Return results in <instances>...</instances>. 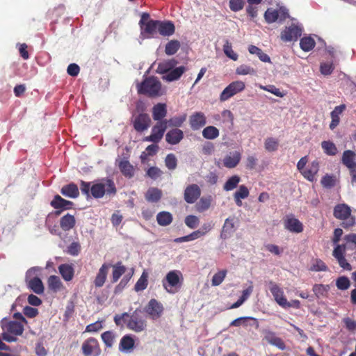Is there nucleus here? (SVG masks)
Returning a JSON list of instances; mask_svg holds the SVG:
<instances>
[{
    "mask_svg": "<svg viewBox=\"0 0 356 356\" xmlns=\"http://www.w3.org/2000/svg\"><path fill=\"white\" fill-rule=\"evenodd\" d=\"M138 92L149 97H160L165 94V90L162 88L160 81L155 76L145 78L137 86Z\"/></svg>",
    "mask_w": 356,
    "mask_h": 356,
    "instance_id": "7ed1b4c3",
    "label": "nucleus"
},
{
    "mask_svg": "<svg viewBox=\"0 0 356 356\" xmlns=\"http://www.w3.org/2000/svg\"><path fill=\"white\" fill-rule=\"evenodd\" d=\"M111 266V264L108 263H104L102 265L94 280V284L95 287L100 288L104 286Z\"/></svg>",
    "mask_w": 356,
    "mask_h": 356,
    "instance_id": "f3484780",
    "label": "nucleus"
},
{
    "mask_svg": "<svg viewBox=\"0 0 356 356\" xmlns=\"http://www.w3.org/2000/svg\"><path fill=\"white\" fill-rule=\"evenodd\" d=\"M81 350L84 356H99L102 353L99 343L94 337L87 339L83 343Z\"/></svg>",
    "mask_w": 356,
    "mask_h": 356,
    "instance_id": "9d476101",
    "label": "nucleus"
},
{
    "mask_svg": "<svg viewBox=\"0 0 356 356\" xmlns=\"http://www.w3.org/2000/svg\"><path fill=\"white\" fill-rule=\"evenodd\" d=\"M101 338L106 348H112L115 341L116 334L113 331H106L102 333Z\"/></svg>",
    "mask_w": 356,
    "mask_h": 356,
    "instance_id": "37998d69",
    "label": "nucleus"
},
{
    "mask_svg": "<svg viewBox=\"0 0 356 356\" xmlns=\"http://www.w3.org/2000/svg\"><path fill=\"white\" fill-rule=\"evenodd\" d=\"M248 51L251 54H257L261 61L266 63L270 62V57L259 47L254 45H250L248 47Z\"/></svg>",
    "mask_w": 356,
    "mask_h": 356,
    "instance_id": "49530a36",
    "label": "nucleus"
},
{
    "mask_svg": "<svg viewBox=\"0 0 356 356\" xmlns=\"http://www.w3.org/2000/svg\"><path fill=\"white\" fill-rule=\"evenodd\" d=\"M235 231V222L234 218H227L224 222L222 226L220 236L222 238H227Z\"/></svg>",
    "mask_w": 356,
    "mask_h": 356,
    "instance_id": "cd10ccee",
    "label": "nucleus"
},
{
    "mask_svg": "<svg viewBox=\"0 0 356 356\" xmlns=\"http://www.w3.org/2000/svg\"><path fill=\"white\" fill-rule=\"evenodd\" d=\"M113 320L117 326L122 327L124 322L128 329L136 332H141L147 327L146 319L140 309H136L131 315L127 312L116 314Z\"/></svg>",
    "mask_w": 356,
    "mask_h": 356,
    "instance_id": "f03ea898",
    "label": "nucleus"
},
{
    "mask_svg": "<svg viewBox=\"0 0 356 356\" xmlns=\"http://www.w3.org/2000/svg\"><path fill=\"white\" fill-rule=\"evenodd\" d=\"M103 328L102 321H97L93 323L88 325L86 327V332H97Z\"/></svg>",
    "mask_w": 356,
    "mask_h": 356,
    "instance_id": "69168bd1",
    "label": "nucleus"
},
{
    "mask_svg": "<svg viewBox=\"0 0 356 356\" xmlns=\"http://www.w3.org/2000/svg\"><path fill=\"white\" fill-rule=\"evenodd\" d=\"M207 124V118L202 112H195L189 118V124L193 131L199 130Z\"/></svg>",
    "mask_w": 356,
    "mask_h": 356,
    "instance_id": "dca6fc26",
    "label": "nucleus"
},
{
    "mask_svg": "<svg viewBox=\"0 0 356 356\" xmlns=\"http://www.w3.org/2000/svg\"><path fill=\"white\" fill-rule=\"evenodd\" d=\"M201 195V189L196 184L188 185L184 190V198L188 204L195 203Z\"/></svg>",
    "mask_w": 356,
    "mask_h": 356,
    "instance_id": "ddd939ff",
    "label": "nucleus"
},
{
    "mask_svg": "<svg viewBox=\"0 0 356 356\" xmlns=\"http://www.w3.org/2000/svg\"><path fill=\"white\" fill-rule=\"evenodd\" d=\"M167 115L165 104L158 103L152 108V118L155 121L163 120Z\"/></svg>",
    "mask_w": 356,
    "mask_h": 356,
    "instance_id": "c85d7f7f",
    "label": "nucleus"
},
{
    "mask_svg": "<svg viewBox=\"0 0 356 356\" xmlns=\"http://www.w3.org/2000/svg\"><path fill=\"white\" fill-rule=\"evenodd\" d=\"M223 51L225 54L231 58L232 60L236 61L237 60L238 56L236 53L232 49V47L231 43L229 42L228 40H226L225 43L223 45Z\"/></svg>",
    "mask_w": 356,
    "mask_h": 356,
    "instance_id": "864d4df0",
    "label": "nucleus"
},
{
    "mask_svg": "<svg viewBox=\"0 0 356 356\" xmlns=\"http://www.w3.org/2000/svg\"><path fill=\"white\" fill-rule=\"evenodd\" d=\"M300 46L303 51H309L314 47L315 41L311 37H305L300 40Z\"/></svg>",
    "mask_w": 356,
    "mask_h": 356,
    "instance_id": "8fccbe9b",
    "label": "nucleus"
},
{
    "mask_svg": "<svg viewBox=\"0 0 356 356\" xmlns=\"http://www.w3.org/2000/svg\"><path fill=\"white\" fill-rule=\"evenodd\" d=\"M47 285L49 289L54 293L60 291L63 287L60 277L57 275L49 276L47 280Z\"/></svg>",
    "mask_w": 356,
    "mask_h": 356,
    "instance_id": "4c0bfd02",
    "label": "nucleus"
},
{
    "mask_svg": "<svg viewBox=\"0 0 356 356\" xmlns=\"http://www.w3.org/2000/svg\"><path fill=\"white\" fill-rule=\"evenodd\" d=\"M236 74L238 75H253L256 74V70L250 66L246 65H241L236 68Z\"/></svg>",
    "mask_w": 356,
    "mask_h": 356,
    "instance_id": "6e6d98bb",
    "label": "nucleus"
},
{
    "mask_svg": "<svg viewBox=\"0 0 356 356\" xmlns=\"http://www.w3.org/2000/svg\"><path fill=\"white\" fill-rule=\"evenodd\" d=\"M212 200L213 198L211 195L201 197L195 204L196 210L200 213L208 210L211 207Z\"/></svg>",
    "mask_w": 356,
    "mask_h": 356,
    "instance_id": "a19ab883",
    "label": "nucleus"
},
{
    "mask_svg": "<svg viewBox=\"0 0 356 356\" xmlns=\"http://www.w3.org/2000/svg\"><path fill=\"white\" fill-rule=\"evenodd\" d=\"M268 289L273 296L275 300L282 307H285L289 305L286 298L284 296L282 289L275 282L270 281L268 282Z\"/></svg>",
    "mask_w": 356,
    "mask_h": 356,
    "instance_id": "2eb2a0df",
    "label": "nucleus"
},
{
    "mask_svg": "<svg viewBox=\"0 0 356 356\" xmlns=\"http://www.w3.org/2000/svg\"><path fill=\"white\" fill-rule=\"evenodd\" d=\"M227 275V270H222L218 271L212 277L211 284L213 286H218L220 285L225 278Z\"/></svg>",
    "mask_w": 356,
    "mask_h": 356,
    "instance_id": "4d7b16f0",
    "label": "nucleus"
},
{
    "mask_svg": "<svg viewBox=\"0 0 356 356\" xmlns=\"http://www.w3.org/2000/svg\"><path fill=\"white\" fill-rule=\"evenodd\" d=\"M241 178L238 175H234L229 177L223 186V189L226 191L234 190L236 188L238 184L240 182Z\"/></svg>",
    "mask_w": 356,
    "mask_h": 356,
    "instance_id": "09e8293b",
    "label": "nucleus"
},
{
    "mask_svg": "<svg viewBox=\"0 0 356 356\" xmlns=\"http://www.w3.org/2000/svg\"><path fill=\"white\" fill-rule=\"evenodd\" d=\"M175 27L171 21H159L158 32L163 36H170L174 34Z\"/></svg>",
    "mask_w": 356,
    "mask_h": 356,
    "instance_id": "5701e85b",
    "label": "nucleus"
},
{
    "mask_svg": "<svg viewBox=\"0 0 356 356\" xmlns=\"http://www.w3.org/2000/svg\"><path fill=\"white\" fill-rule=\"evenodd\" d=\"M36 267L29 268L25 275V282L29 289L36 294H42L44 291L43 283L38 277H31L32 275L36 271Z\"/></svg>",
    "mask_w": 356,
    "mask_h": 356,
    "instance_id": "0eeeda50",
    "label": "nucleus"
},
{
    "mask_svg": "<svg viewBox=\"0 0 356 356\" xmlns=\"http://www.w3.org/2000/svg\"><path fill=\"white\" fill-rule=\"evenodd\" d=\"M163 172L158 167H150L146 172V175L155 180L160 177Z\"/></svg>",
    "mask_w": 356,
    "mask_h": 356,
    "instance_id": "e2e57ef3",
    "label": "nucleus"
},
{
    "mask_svg": "<svg viewBox=\"0 0 356 356\" xmlns=\"http://www.w3.org/2000/svg\"><path fill=\"white\" fill-rule=\"evenodd\" d=\"M81 250V244L79 242H72L67 246L66 252L72 256H77Z\"/></svg>",
    "mask_w": 356,
    "mask_h": 356,
    "instance_id": "13d9d810",
    "label": "nucleus"
},
{
    "mask_svg": "<svg viewBox=\"0 0 356 356\" xmlns=\"http://www.w3.org/2000/svg\"><path fill=\"white\" fill-rule=\"evenodd\" d=\"M350 208L345 204H340L334 207V216L338 219L344 220L342 222L344 228L350 227L355 224V219L350 216Z\"/></svg>",
    "mask_w": 356,
    "mask_h": 356,
    "instance_id": "423d86ee",
    "label": "nucleus"
},
{
    "mask_svg": "<svg viewBox=\"0 0 356 356\" xmlns=\"http://www.w3.org/2000/svg\"><path fill=\"white\" fill-rule=\"evenodd\" d=\"M245 88V83L242 81H235L230 83L221 92L220 100L225 102L236 94L243 91Z\"/></svg>",
    "mask_w": 356,
    "mask_h": 356,
    "instance_id": "1a4fd4ad",
    "label": "nucleus"
},
{
    "mask_svg": "<svg viewBox=\"0 0 356 356\" xmlns=\"http://www.w3.org/2000/svg\"><path fill=\"white\" fill-rule=\"evenodd\" d=\"M50 204L55 209H69L73 205V202L63 199L59 195H56Z\"/></svg>",
    "mask_w": 356,
    "mask_h": 356,
    "instance_id": "393cba45",
    "label": "nucleus"
},
{
    "mask_svg": "<svg viewBox=\"0 0 356 356\" xmlns=\"http://www.w3.org/2000/svg\"><path fill=\"white\" fill-rule=\"evenodd\" d=\"M356 154L351 150H346L343 152L341 162L348 168L356 165Z\"/></svg>",
    "mask_w": 356,
    "mask_h": 356,
    "instance_id": "c9c22d12",
    "label": "nucleus"
},
{
    "mask_svg": "<svg viewBox=\"0 0 356 356\" xmlns=\"http://www.w3.org/2000/svg\"><path fill=\"white\" fill-rule=\"evenodd\" d=\"M149 17V13H143L139 21L140 33L145 38H154L158 32L159 20L150 19Z\"/></svg>",
    "mask_w": 356,
    "mask_h": 356,
    "instance_id": "20e7f679",
    "label": "nucleus"
},
{
    "mask_svg": "<svg viewBox=\"0 0 356 356\" xmlns=\"http://www.w3.org/2000/svg\"><path fill=\"white\" fill-rule=\"evenodd\" d=\"M145 312L152 319L156 320L161 316L163 307L156 299H151L145 307Z\"/></svg>",
    "mask_w": 356,
    "mask_h": 356,
    "instance_id": "4468645a",
    "label": "nucleus"
},
{
    "mask_svg": "<svg viewBox=\"0 0 356 356\" xmlns=\"http://www.w3.org/2000/svg\"><path fill=\"white\" fill-rule=\"evenodd\" d=\"M302 231V224L298 219L291 218V232L300 233Z\"/></svg>",
    "mask_w": 356,
    "mask_h": 356,
    "instance_id": "338daca9",
    "label": "nucleus"
},
{
    "mask_svg": "<svg viewBox=\"0 0 356 356\" xmlns=\"http://www.w3.org/2000/svg\"><path fill=\"white\" fill-rule=\"evenodd\" d=\"M302 32V25L294 18H291V40H297Z\"/></svg>",
    "mask_w": 356,
    "mask_h": 356,
    "instance_id": "ea45409f",
    "label": "nucleus"
},
{
    "mask_svg": "<svg viewBox=\"0 0 356 356\" xmlns=\"http://www.w3.org/2000/svg\"><path fill=\"white\" fill-rule=\"evenodd\" d=\"M76 225V219L73 215L67 213L60 219V228L66 232L72 229Z\"/></svg>",
    "mask_w": 356,
    "mask_h": 356,
    "instance_id": "7c9ffc66",
    "label": "nucleus"
},
{
    "mask_svg": "<svg viewBox=\"0 0 356 356\" xmlns=\"http://www.w3.org/2000/svg\"><path fill=\"white\" fill-rule=\"evenodd\" d=\"M184 222L188 227L195 229L198 226L200 220L196 216L188 215L185 218Z\"/></svg>",
    "mask_w": 356,
    "mask_h": 356,
    "instance_id": "bf43d9fd",
    "label": "nucleus"
},
{
    "mask_svg": "<svg viewBox=\"0 0 356 356\" xmlns=\"http://www.w3.org/2000/svg\"><path fill=\"white\" fill-rule=\"evenodd\" d=\"M135 348V341L131 334L123 336L119 343L118 349L122 353H131Z\"/></svg>",
    "mask_w": 356,
    "mask_h": 356,
    "instance_id": "a211bd4d",
    "label": "nucleus"
},
{
    "mask_svg": "<svg viewBox=\"0 0 356 356\" xmlns=\"http://www.w3.org/2000/svg\"><path fill=\"white\" fill-rule=\"evenodd\" d=\"M118 168L122 174L127 177L131 178L134 175V168L127 159H122L119 161Z\"/></svg>",
    "mask_w": 356,
    "mask_h": 356,
    "instance_id": "bb28decb",
    "label": "nucleus"
},
{
    "mask_svg": "<svg viewBox=\"0 0 356 356\" xmlns=\"http://www.w3.org/2000/svg\"><path fill=\"white\" fill-rule=\"evenodd\" d=\"M186 120V115L184 114L181 116H175L168 120V124L170 127L177 128L181 127L183 123Z\"/></svg>",
    "mask_w": 356,
    "mask_h": 356,
    "instance_id": "3c124183",
    "label": "nucleus"
},
{
    "mask_svg": "<svg viewBox=\"0 0 356 356\" xmlns=\"http://www.w3.org/2000/svg\"><path fill=\"white\" fill-rule=\"evenodd\" d=\"M241 159V154L239 152H230L223 159V165L227 168H234L239 163Z\"/></svg>",
    "mask_w": 356,
    "mask_h": 356,
    "instance_id": "412c9836",
    "label": "nucleus"
},
{
    "mask_svg": "<svg viewBox=\"0 0 356 356\" xmlns=\"http://www.w3.org/2000/svg\"><path fill=\"white\" fill-rule=\"evenodd\" d=\"M58 271L63 279L66 282L71 281L74 275V268L72 264H63L58 266Z\"/></svg>",
    "mask_w": 356,
    "mask_h": 356,
    "instance_id": "4be33fe9",
    "label": "nucleus"
},
{
    "mask_svg": "<svg viewBox=\"0 0 356 356\" xmlns=\"http://www.w3.org/2000/svg\"><path fill=\"white\" fill-rule=\"evenodd\" d=\"M177 64V61L174 58L165 60L159 63L156 72L158 74L165 75L168 73L172 68H174Z\"/></svg>",
    "mask_w": 356,
    "mask_h": 356,
    "instance_id": "2f4dec72",
    "label": "nucleus"
},
{
    "mask_svg": "<svg viewBox=\"0 0 356 356\" xmlns=\"http://www.w3.org/2000/svg\"><path fill=\"white\" fill-rule=\"evenodd\" d=\"M219 130L214 126H208L202 131L203 137L209 140L216 139L219 136Z\"/></svg>",
    "mask_w": 356,
    "mask_h": 356,
    "instance_id": "c03bdc74",
    "label": "nucleus"
},
{
    "mask_svg": "<svg viewBox=\"0 0 356 356\" xmlns=\"http://www.w3.org/2000/svg\"><path fill=\"white\" fill-rule=\"evenodd\" d=\"M60 193L63 195L70 198H76L79 195V188L74 183L63 186Z\"/></svg>",
    "mask_w": 356,
    "mask_h": 356,
    "instance_id": "c756f323",
    "label": "nucleus"
},
{
    "mask_svg": "<svg viewBox=\"0 0 356 356\" xmlns=\"http://www.w3.org/2000/svg\"><path fill=\"white\" fill-rule=\"evenodd\" d=\"M336 285L340 290L348 289L350 286V280L346 277H340L337 280Z\"/></svg>",
    "mask_w": 356,
    "mask_h": 356,
    "instance_id": "0e129e2a",
    "label": "nucleus"
},
{
    "mask_svg": "<svg viewBox=\"0 0 356 356\" xmlns=\"http://www.w3.org/2000/svg\"><path fill=\"white\" fill-rule=\"evenodd\" d=\"M80 189L86 197H92L95 199L103 197L105 195L114 196L117 193L115 182L112 179L105 177L95 181L92 185L90 182L80 181Z\"/></svg>",
    "mask_w": 356,
    "mask_h": 356,
    "instance_id": "f257e3e1",
    "label": "nucleus"
},
{
    "mask_svg": "<svg viewBox=\"0 0 356 356\" xmlns=\"http://www.w3.org/2000/svg\"><path fill=\"white\" fill-rule=\"evenodd\" d=\"M179 48L180 42L178 40H170L165 45V53L169 56L174 55Z\"/></svg>",
    "mask_w": 356,
    "mask_h": 356,
    "instance_id": "de8ad7c7",
    "label": "nucleus"
},
{
    "mask_svg": "<svg viewBox=\"0 0 356 356\" xmlns=\"http://www.w3.org/2000/svg\"><path fill=\"white\" fill-rule=\"evenodd\" d=\"M229 8L234 12H238L243 9L244 1L243 0H229Z\"/></svg>",
    "mask_w": 356,
    "mask_h": 356,
    "instance_id": "774afa93",
    "label": "nucleus"
},
{
    "mask_svg": "<svg viewBox=\"0 0 356 356\" xmlns=\"http://www.w3.org/2000/svg\"><path fill=\"white\" fill-rule=\"evenodd\" d=\"M289 17L288 10L282 7L279 9L269 8L265 12L264 17L268 23H273L278 20L282 22Z\"/></svg>",
    "mask_w": 356,
    "mask_h": 356,
    "instance_id": "9b49d317",
    "label": "nucleus"
},
{
    "mask_svg": "<svg viewBox=\"0 0 356 356\" xmlns=\"http://www.w3.org/2000/svg\"><path fill=\"white\" fill-rule=\"evenodd\" d=\"M329 286L327 285L316 284L313 287V291L315 295L319 298L325 296L328 291Z\"/></svg>",
    "mask_w": 356,
    "mask_h": 356,
    "instance_id": "680f3d73",
    "label": "nucleus"
},
{
    "mask_svg": "<svg viewBox=\"0 0 356 356\" xmlns=\"http://www.w3.org/2000/svg\"><path fill=\"white\" fill-rule=\"evenodd\" d=\"M241 325L248 326V325H255L257 328L259 327V323L257 319L253 317H239L234 321H232L230 323V326L239 327Z\"/></svg>",
    "mask_w": 356,
    "mask_h": 356,
    "instance_id": "a878e982",
    "label": "nucleus"
},
{
    "mask_svg": "<svg viewBox=\"0 0 356 356\" xmlns=\"http://www.w3.org/2000/svg\"><path fill=\"white\" fill-rule=\"evenodd\" d=\"M183 138V131L177 128L170 129L165 134V141L172 145L179 144Z\"/></svg>",
    "mask_w": 356,
    "mask_h": 356,
    "instance_id": "6ab92c4d",
    "label": "nucleus"
},
{
    "mask_svg": "<svg viewBox=\"0 0 356 356\" xmlns=\"http://www.w3.org/2000/svg\"><path fill=\"white\" fill-rule=\"evenodd\" d=\"M264 339L268 343L277 347L280 350H284L286 348L283 340L278 337L275 333L272 331H265Z\"/></svg>",
    "mask_w": 356,
    "mask_h": 356,
    "instance_id": "aec40b11",
    "label": "nucleus"
},
{
    "mask_svg": "<svg viewBox=\"0 0 356 356\" xmlns=\"http://www.w3.org/2000/svg\"><path fill=\"white\" fill-rule=\"evenodd\" d=\"M132 124L137 132L142 133L150 127V117L147 113H139L138 115L134 116Z\"/></svg>",
    "mask_w": 356,
    "mask_h": 356,
    "instance_id": "f8f14e48",
    "label": "nucleus"
},
{
    "mask_svg": "<svg viewBox=\"0 0 356 356\" xmlns=\"http://www.w3.org/2000/svg\"><path fill=\"white\" fill-rule=\"evenodd\" d=\"M165 165L170 170H175L177 166V159L175 154H168L165 159Z\"/></svg>",
    "mask_w": 356,
    "mask_h": 356,
    "instance_id": "603ef678",
    "label": "nucleus"
},
{
    "mask_svg": "<svg viewBox=\"0 0 356 356\" xmlns=\"http://www.w3.org/2000/svg\"><path fill=\"white\" fill-rule=\"evenodd\" d=\"M172 215L168 211H161L156 216V220L161 226H168L172 222Z\"/></svg>",
    "mask_w": 356,
    "mask_h": 356,
    "instance_id": "79ce46f5",
    "label": "nucleus"
},
{
    "mask_svg": "<svg viewBox=\"0 0 356 356\" xmlns=\"http://www.w3.org/2000/svg\"><path fill=\"white\" fill-rule=\"evenodd\" d=\"M113 268L112 275H111V282L115 283L118 281L120 277L125 273L127 268L122 265L121 261L117 262L114 265H111Z\"/></svg>",
    "mask_w": 356,
    "mask_h": 356,
    "instance_id": "72a5a7b5",
    "label": "nucleus"
},
{
    "mask_svg": "<svg viewBox=\"0 0 356 356\" xmlns=\"http://www.w3.org/2000/svg\"><path fill=\"white\" fill-rule=\"evenodd\" d=\"M318 163L317 161H314L302 171V174L304 177L312 181L315 179V176L318 171Z\"/></svg>",
    "mask_w": 356,
    "mask_h": 356,
    "instance_id": "473e14b6",
    "label": "nucleus"
},
{
    "mask_svg": "<svg viewBox=\"0 0 356 356\" xmlns=\"http://www.w3.org/2000/svg\"><path fill=\"white\" fill-rule=\"evenodd\" d=\"M186 68L184 66L172 68L168 73L163 75L162 79L168 82H172L178 80L186 72Z\"/></svg>",
    "mask_w": 356,
    "mask_h": 356,
    "instance_id": "b1692460",
    "label": "nucleus"
},
{
    "mask_svg": "<svg viewBox=\"0 0 356 356\" xmlns=\"http://www.w3.org/2000/svg\"><path fill=\"white\" fill-rule=\"evenodd\" d=\"M148 284V274L145 271L143 272L141 276L136 282L134 289L136 291H141L145 290Z\"/></svg>",
    "mask_w": 356,
    "mask_h": 356,
    "instance_id": "a18cd8bd",
    "label": "nucleus"
},
{
    "mask_svg": "<svg viewBox=\"0 0 356 356\" xmlns=\"http://www.w3.org/2000/svg\"><path fill=\"white\" fill-rule=\"evenodd\" d=\"M346 106L342 104L338 106H336L334 109L331 112V118L332 121L330 124V128L331 129H334L339 122V115L345 110Z\"/></svg>",
    "mask_w": 356,
    "mask_h": 356,
    "instance_id": "58836bf2",
    "label": "nucleus"
},
{
    "mask_svg": "<svg viewBox=\"0 0 356 356\" xmlns=\"http://www.w3.org/2000/svg\"><path fill=\"white\" fill-rule=\"evenodd\" d=\"M168 120H163L157 121L152 129V134L143 138V141L158 143L163 138V136L168 128Z\"/></svg>",
    "mask_w": 356,
    "mask_h": 356,
    "instance_id": "6e6552de",
    "label": "nucleus"
},
{
    "mask_svg": "<svg viewBox=\"0 0 356 356\" xmlns=\"http://www.w3.org/2000/svg\"><path fill=\"white\" fill-rule=\"evenodd\" d=\"M182 274L179 270H171L168 272L163 280V286L170 293H175L181 286V279Z\"/></svg>",
    "mask_w": 356,
    "mask_h": 356,
    "instance_id": "39448f33",
    "label": "nucleus"
},
{
    "mask_svg": "<svg viewBox=\"0 0 356 356\" xmlns=\"http://www.w3.org/2000/svg\"><path fill=\"white\" fill-rule=\"evenodd\" d=\"M8 332L15 336L22 335L24 332V325L21 322L11 321L6 326Z\"/></svg>",
    "mask_w": 356,
    "mask_h": 356,
    "instance_id": "e433bc0d",
    "label": "nucleus"
},
{
    "mask_svg": "<svg viewBox=\"0 0 356 356\" xmlns=\"http://www.w3.org/2000/svg\"><path fill=\"white\" fill-rule=\"evenodd\" d=\"M278 145V141L273 138H268L265 141V149L268 152L277 150Z\"/></svg>",
    "mask_w": 356,
    "mask_h": 356,
    "instance_id": "052dcab7",
    "label": "nucleus"
},
{
    "mask_svg": "<svg viewBox=\"0 0 356 356\" xmlns=\"http://www.w3.org/2000/svg\"><path fill=\"white\" fill-rule=\"evenodd\" d=\"M145 197L149 202H158L162 197V191L158 188L150 187L147 191Z\"/></svg>",
    "mask_w": 356,
    "mask_h": 356,
    "instance_id": "f704fd0d",
    "label": "nucleus"
},
{
    "mask_svg": "<svg viewBox=\"0 0 356 356\" xmlns=\"http://www.w3.org/2000/svg\"><path fill=\"white\" fill-rule=\"evenodd\" d=\"M321 147L327 154L335 155L337 152V147L332 142L323 141L321 143Z\"/></svg>",
    "mask_w": 356,
    "mask_h": 356,
    "instance_id": "5fc2aeb1",
    "label": "nucleus"
}]
</instances>
